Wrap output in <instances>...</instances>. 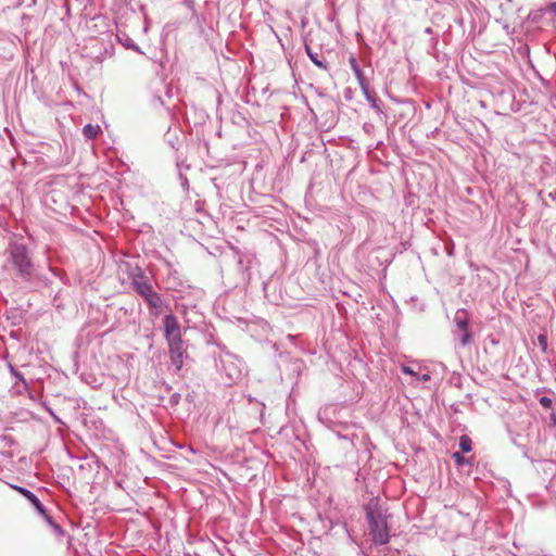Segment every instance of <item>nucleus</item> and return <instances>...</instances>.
<instances>
[{"mask_svg": "<svg viewBox=\"0 0 556 556\" xmlns=\"http://www.w3.org/2000/svg\"><path fill=\"white\" fill-rule=\"evenodd\" d=\"M460 331L463 332V334L460 336L459 341H460V344L463 346H465L471 342L472 337H471V333L468 331V329L460 330Z\"/></svg>", "mask_w": 556, "mask_h": 556, "instance_id": "nucleus-13", "label": "nucleus"}, {"mask_svg": "<svg viewBox=\"0 0 556 556\" xmlns=\"http://www.w3.org/2000/svg\"><path fill=\"white\" fill-rule=\"evenodd\" d=\"M156 100L160 101L161 103H163L161 100V97H156Z\"/></svg>", "mask_w": 556, "mask_h": 556, "instance_id": "nucleus-23", "label": "nucleus"}, {"mask_svg": "<svg viewBox=\"0 0 556 556\" xmlns=\"http://www.w3.org/2000/svg\"><path fill=\"white\" fill-rule=\"evenodd\" d=\"M128 277L131 280L134 290L148 304L149 311L155 315L159 314L162 308L163 301L161 295L154 291L151 279L137 265L129 268Z\"/></svg>", "mask_w": 556, "mask_h": 556, "instance_id": "nucleus-2", "label": "nucleus"}, {"mask_svg": "<svg viewBox=\"0 0 556 556\" xmlns=\"http://www.w3.org/2000/svg\"><path fill=\"white\" fill-rule=\"evenodd\" d=\"M452 457L458 466L469 464V460L466 457H464L459 452H454Z\"/></svg>", "mask_w": 556, "mask_h": 556, "instance_id": "nucleus-14", "label": "nucleus"}, {"mask_svg": "<svg viewBox=\"0 0 556 556\" xmlns=\"http://www.w3.org/2000/svg\"><path fill=\"white\" fill-rule=\"evenodd\" d=\"M471 439L464 434L459 438V447L463 453H469L471 451Z\"/></svg>", "mask_w": 556, "mask_h": 556, "instance_id": "nucleus-12", "label": "nucleus"}, {"mask_svg": "<svg viewBox=\"0 0 556 556\" xmlns=\"http://www.w3.org/2000/svg\"><path fill=\"white\" fill-rule=\"evenodd\" d=\"M172 365L179 371L188 358L187 346L182 338L167 341Z\"/></svg>", "mask_w": 556, "mask_h": 556, "instance_id": "nucleus-4", "label": "nucleus"}, {"mask_svg": "<svg viewBox=\"0 0 556 556\" xmlns=\"http://www.w3.org/2000/svg\"><path fill=\"white\" fill-rule=\"evenodd\" d=\"M10 370L18 380L24 382L23 376L13 366H10Z\"/></svg>", "mask_w": 556, "mask_h": 556, "instance_id": "nucleus-16", "label": "nucleus"}, {"mask_svg": "<svg viewBox=\"0 0 556 556\" xmlns=\"http://www.w3.org/2000/svg\"><path fill=\"white\" fill-rule=\"evenodd\" d=\"M538 16H539L538 13L531 12L528 17L534 21V20H536Z\"/></svg>", "mask_w": 556, "mask_h": 556, "instance_id": "nucleus-21", "label": "nucleus"}, {"mask_svg": "<svg viewBox=\"0 0 556 556\" xmlns=\"http://www.w3.org/2000/svg\"><path fill=\"white\" fill-rule=\"evenodd\" d=\"M422 379L427 380V379H429V376L428 375H424Z\"/></svg>", "mask_w": 556, "mask_h": 556, "instance_id": "nucleus-22", "label": "nucleus"}, {"mask_svg": "<svg viewBox=\"0 0 556 556\" xmlns=\"http://www.w3.org/2000/svg\"><path fill=\"white\" fill-rule=\"evenodd\" d=\"M349 63H350V66L359 84V87H361L363 93L365 94V97L369 98V81H368L365 73L361 68L358 61L354 54L350 55Z\"/></svg>", "mask_w": 556, "mask_h": 556, "instance_id": "nucleus-5", "label": "nucleus"}, {"mask_svg": "<svg viewBox=\"0 0 556 556\" xmlns=\"http://www.w3.org/2000/svg\"><path fill=\"white\" fill-rule=\"evenodd\" d=\"M366 517L374 542L380 545L387 544L390 539L387 517L377 500H371L366 506Z\"/></svg>", "mask_w": 556, "mask_h": 556, "instance_id": "nucleus-3", "label": "nucleus"}, {"mask_svg": "<svg viewBox=\"0 0 556 556\" xmlns=\"http://www.w3.org/2000/svg\"><path fill=\"white\" fill-rule=\"evenodd\" d=\"M366 99L370 102H372V105H375V94L372 93V91L369 89V98L366 97Z\"/></svg>", "mask_w": 556, "mask_h": 556, "instance_id": "nucleus-19", "label": "nucleus"}, {"mask_svg": "<svg viewBox=\"0 0 556 556\" xmlns=\"http://www.w3.org/2000/svg\"><path fill=\"white\" fill-rule=\"evenodd\" d=\"M539 342L543 346V350H546V348H547L546 337L543 336V334H540L539 336Z\"/></svg>", "mask_w": 556, "mask_h": 556, "instance_id": "nucleus-17", "label": "nucleus"}, {"mask_svg": "<svg viewBox=\"0 0 556 556\" xmlns=\"http://www.w3.org/2000/svg\"><path fill=\"white\" fill-rule=\"evenodd\" d=\"M402 371H403L404 374H407V375H410V376H415V375H416V372L414 371V369H413V368H410L409 366H403V367H402Z\"/></svg>", "mask_w": 556, "mask_h": 556, "instance_id": "nucleus-18", "label": "nucleus"}, {"mask_svg": "<svg viewBox=\"0 0 556 556\" xmlns=\"http://www.w3.org/2000/svg\"><path fill=\"white\" fill-rule=\"evenodd\" d=\"M554 421H555V425H556V419Z\"/></svg>", "mask_w": 556, "mask_h": 556, "instance_id": "nucleus-24", "label": "nucleus"}, {"mask_svg": "<svg viewBox=\"0 0 556 556\" xmlns=\"http://www.w3.org/2000/svg\"><path fill=\"white\" fill-rule=\"evenodd\" d=\"M164 331L166 341L181 338L180 324L175 315L169 314L164 317Z\"/></svg>", "mask_w": 556, "mask_h": 556, "instance_id": "nucleus-6", "label": "nucleus"}, {"mask_svg": "<svg viewBox=\"0 0 556 556\" xmlns=\"http://www.w3.org/2000/svg\"><path fill=\"white\" fill-rule=\"evenodd\" d=\"M99 131V125L87 124L83 128L84 136L89 140L94 139L98 136Z\"/></svg>", "mask_w": 556, "mask_h": 556, "instance_id": "nucleus-10", "label": "nucleus"}, {"mask_svg": "<svg viewBox=\"0 0 556 556\" xmlns=\"http://www.w3.org/2000/svg\"><path fill=\"white\" fill-rule=\"evenodd\" d=\"M4 268L12 273L15 282L27 283L31 288L47 287L50 280L37 271L27 247L11 242L5 250Z\"/></svg>", "mask_w": 556, "mask_h": 556, "instance_id": "nucleus-1", "label": "nucleus"}, {"mask_svg": "<svg viewBox=\"0 0 556 556\" xmlns=\"http://www.w3.org/2000/svg\"><path fill=\"white\" fill-rule=\"evenodd\" d=\"M549 10L556 14V2L549 4Z\"/></svg>", "mask_w": 556, "mask_h": 556, "instance_id": "nucleus-20", "label": "nucleus"}, {"mask_svg": "<svg viewBox=\"0 0 556 556\" xmlns=\"http://www.w3.org/2000/svg\"><path fill=\"white\" fill-rule=\"evenodd\" d=\"M305 51L316 66H318L321 70L328 71V64L325 61V59L320 56L317 52L313 51V49L308 45H305Z\"/></svg>", "mask_w": 556, "mask_h": 556, "instance_id": "nucleus-8", "label": "nucleus"}, {"mask_svg": "<svg viewBox=\"0 0 556 556\" xmlns=\"http://www.w3.org/2000/svg\"><path fill=\"white\" fill-rule=\"evenodd\" d=\"M45 519L47 520V522L51 527V529H52V531H53L55 536L61 539V538H63L65 535L64 529L60 525H58L49 515H48V518H45Z\"/></svg>", "mask_w": 556, "mask_h": 556, "instance_id": "nucleus-11", "label": "nucleus"}, {"mask_svg": "<svg viewBox=\"0 0 556 556\" xmlns=\"http://www.w3.org/2000/svg\"><path fill=\"white\" fill-rule=\"evenodd\" d=\"M14 489L25 498H27L30 502V504H33L38 514H40L43 518H48V513L45 506L31 491L23 486H14Z\"/></svg>", "mask_w": 556, "mask_h": 556, "instance_id": "nucleus-7", "label": "nucleus"}, {"mask_svg": "<svg viewBox=\"0 0 556 556\" xmlns=\"http://www.w3.org/2000/svg\"><path fill=\"white\" fill-rule=\"evenodd\" d=\"M540 404L545 408H551L553 401L549 397L542 396L540 399Z\"/></svg>", "mask_w": 556, "mask_h": 556, "instance_id": "nucleus-15", "label": "nucleus"}, {"mask_svg": "<svg viewBox=\"0 0 556 556\" xmlns=\"http://www.w3.org/2000/svg\"><path fill=\"white\" fill-rule=\"evenodd\" d=\"M454 321L459 330H466L469 326V316L466 309H458L455 313Z\"/></svg>", "mask_w": 556, "mask_h": 556, "instance_id": "nucleus-9", "label": "nucleus"}]
</instances>
